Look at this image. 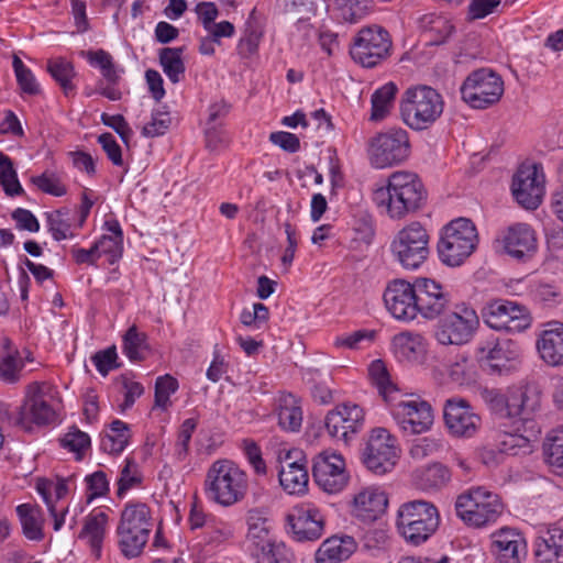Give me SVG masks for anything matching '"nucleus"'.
<instances>
[{"instance_id":"obj_1","label":"nucleus","mask_w":563,"mask_h":563,"mask_svg":"<svg viewBox=\"0 0 563 563\" xmlns=\"http://www.w3.org/2000/svg\"><path fill=\"white\" fill-rule=\"evenodd\" d=\"M426 199L427 191L421 180L417 175L407 172L391 174L387 185L377 188L373 194L377 207L384 209L393 219H401L420 209Z\"/></svg>"},{"instance_id":"obj_2","label":"nucleus","mask_w":563,"mask_h":563,"mask_svg":"<svg viewBox=\"0 0 563 563\" xmlns=\"http://www.w3.org/2000/svg\"><path fill=\"white\" fill-rule=\"evenodd\" d=\"M247 492V476L233 462L218 460L209 467L205 493L207 497L223 506H232L242 500Z\"/></svg>"},{"instance_id":"obj_3","label":"nucleus","mask_w":563,"mask_h":563,"mask_svg":"<svg viewBox=\"0 0 563 563\" xmlns=\"http://www.w3.org/2000/svg\"><path fill=\"white\" fill-rule=\"evenodd\" d=\"M443 108L442 96L426 85L408 88L400 101L401 118L415 131H423L433 125L441 117Z\"/></svg>"},{"instance_id":"obj_4","label":"nucleus","mask_w":563,"mask_h":563,"mask_svg":"<svg viewBox=\"0 0 563 563\" xmlns=\"http://www.w3.org/2000/svg\"><path fill=\"white\" fill-rule=\"evenodd\" d=\"M152 527L151 509L146 504H126L117 527L121 553L128 559L137 558L148 541Z\"/></svg>"},{"instance_id":"obj_5","label":"nucleus","mask_w":563,"mask_h":563,"mask_svg":"<svg viewBox=\"0 0 563 563\" xmlns=\"http://www.w3.org/2000/svg\"><path fill=\"white\" fill-rule=\"evenodd\" d=\"M440 516L437 507L427 500H412L398 509L396 526L407 543L420 545L438 529Z\"/></svg>"},{"instance_id":"obj_6","label":"nucleus","mask_w":563,"mask_h":563,"mask_svg":"<svg viewBox=\"0 0 563 563\" xmlns=\"http://www.w3.org/2000/svg\"><path fill=\"white\" fill-rule=\"evenodd\" d=\"M478 235L474 223L459 218L444 227L438 252L448 266H460L475 251Z\"/></svg>"},{"instance_id":"obj_7","label":"nucleus","mask_w":563,"mask_h":563,"mask_svg":"<svg viewBox=\"0 0 563 563\" xmlns=\"http://www.w3.org/2000/svg\"><path fill=\"white\" fill-rule=\"evenodd\" d=\"M455 510L465 523L479 528L495 522L503 514L504 506L498 495L476 487L457 497Z\"/></svg>"},{"instance_id":"obj_8","label":"nucleus","mask_w":563,"mask_h":563,"mask_svg":"<svg viewBox=\"0 0 563 563\" xmlns=\"http://www.w3.org/2000/svg\"><path fill=\"white\" fill-rule=\"evenodd\" d=\"M462 99L475 109H486L499 101L504 93V81L492 69L472 71L461 86Z\"/></svg>"},{"instance_id":"obj_9","label":"nucleus","mask_w":563,"mask_h":563,"mask_svg":"<svg viewBox=\"0 0 563 563\" xmlns=\"http://www.w3.org/2000/svg\"><path fill=\"white\" fill-rule=\"evenodd\" d=\"M389 33L378 25L361 29L350 49L352 58L363 67L373 68L390 55Z\"/></svg>"},{"instance_id":"obj_10","label":"nucleus","mask_w":563,"mask_h":563,"mask_svg":"<svg viewBox=\"0 0 563 563\" xmlns=\"http://www.w3.org/2000/svg\"><path fill=\"white\" fill-rule=\"evenodd\" d=\"M410 144L406 130L390 129L369 141L368 157L376 168L398 165L409 156Z\"/></svg>"},{"instance_id":"obj_11","label":"nucleus","mask_w":563,"mask_h":563,"mask_svg":"<svg viewBox=\"0 0 563 563\" xmlns=\"http://www.w3.org/2000/svg\"><path fill=\"white\" fill-rule=\"evenodd\" d=\"M429 235L418 222L401 229L391 243V252L407 269L418 268L429 255Z\"/></svg>"},{"instance_id":"obj_12","label":"nucleus","mask_w":563,"mask_h":563,"mask_svg":"<svg viewBox=\"0 0 563 563\" xmlns=\"http://www.w3.org/2000/svg\"><path fill=\"white\" fill-rule=\"evenodd\" d=\"M478 324V317L474 309L464 305L456 306L449 313H443L439 320L435 338L440 344H464L471 340Z\"/></svg>"},{"instance_id":"obj_13","label":"nucleus","mask_w":563,"mask_h":563,"mask_svg":"<svg viewBox=\"0 0 563 563\" xmlns=\"http://www.w3.org/2000/svg\"><path fill=\"white\" fill-rule=\"evenodd\" d=\"M486 324L495 330L520 333L530 325V316L525 306L515 301L496 299L483 308Z\"/></svg>"},{"instance_id":"obj_14","label":"nucleus","mask_w":563,"mask_h":563,"mask_svg":"<svg viewBox=\"0 0 563 563\" xmlns=\"http://www.w3.org/2000/svg\"><path fill=\"white\" fill-rule=\"evenodd\" d=\"M538 164H522L512 178L511 191L519 205L537 209L544 195V175Z\"/></svg>"},{"instance_id":"obj_15","label":"nucleus","mask_w":563,"mask_h":563,"mask_svg":"<svg viewBox=\"0 0 563 563\" xmlns=\"http://www.w3.org/2000/svg\"><path fill=\"white\" fill-rule=\"evenodd\" d=\"M52 390L46 383H33L29 386L26 398L19 407L15 424L29 429V422L47 424L54 420L55 410L47 402L46 396Z\"/></svg>"},{"instance_id":"obj_16","label":"nucleus","mask_w":563,"mask_h":563,"mask_svg":"<svg viewBox=\"0 0 563 563\" xmlns=\"http://www.w3.org/2000/svg\"><path fill=\"white\" fill-rule=\"evenodd\" d=\"M396 448L394 439L384 428H377L366 443L363 452V463L377 475H383L394 467L396 463Z\"/></svg>"},{"instance_id":"obj_17","label":"nucleus","mask_w":563,"mask_h":563,"mask_svg":"<svg viewBox=\"0 0 563 563\" xmlns=\"http://www.w3.org/2000/svg\"><path fill=\"white\" fill-rule=\"evenodd\" d=\"M312 477L317 485L329 494L341 492L349 481L343 457L327 451L313 459Z\"/></svg>"},{"instance_id":"obj_18","label":"nucleus","mask_w":563,"mask_h":563,"mask_svg":"<svg viewBox=\"0 0 563 563\" xmlns=\"http://www.w3.org/2000/svg\"><path fill=\"white\" fill-rule=\"evenodd\" d=\"M443 419L450 434L455 438H472L481 426V417L466 399L460 397L445 400Z\"/></svg>"},{"instance_id":"obj_19","label":"nucleus","mask_w":563,"mask_h":563,"mask_svg":"<svg viewBox=\"0 0 563 563\" xmlns=\"http://www.w3.org/2000/svg\"><path fill=\"white\" fill-rule=\"evenodd\" d=\"M391 412L399 428L409 434L423 433L433 424L431 405L424 400H400L393 405Z\"/></svg>"},{"instance_id":"obj_20","label":"nucleus","mask_w":563,"mask_h":563,"mask_svg":"<svg viewBox=\"0 0 563 563\" xmlns=\"http://www.w3.org/2000/svg\"><path fill=\"white\" fill-rule=\"evenodd\" d=\"M415 287L416 300L418 301L417 307L423 318L435 319L450 308V292L434 279L423 277L416 278Z\"/></svg>"},{"instance_id":"obj_21","label":"nucleus","mask_w":563,"mask_h":563,"mask_svg":"<svg viewBox=\"0 0 563 563\" xmlns=\"http://www.w3.org/2000/svg\"><path fill=\"white\" fill-rule=\"evenodd\" d=\"M384 302L394 318L402 321L413 320L419 313L415 282L410 284L404 279H396L389 283L384 292Z\"/></svg>"},{"instance_id":"obj_22","label":"nucleus","mask_w":563,"mask_h":563,"mask_svg":"<svg viewBox=\"0 0 563 563\" xmlns=\"http://www.w3.org/2000/svg\"><path fill=\"white\" fill-rule=\"evenodd\" d=\"M481 367L488 374H508L515 369L519 357L518 345L508 339H498L493 347L481 349Z\"/></svg>"},{"instance_id":"obj_23","label":"nucleus","mask_w":563,"mask_h":563,"mask_svg":"<svg viewBox=\"0 0 563 563\" xmlns=\"http://www.w3.org/2000/svg\"><path fill=\"white\" fill-rule=\"evenodd\" d=\"M364 423V412L357 405L343 404L329 411L325 417V428L332 438L347 442L351 434H355Z\"/></svg>"},{"instance_id":"obj_24","label":"nucleus","mask_w":563,"mask_h":563,"mask_svg":"<svg viewBox=\"0 0 563 563\" xmlns=\"http://www.w3.org/2000/svg\"><path fill=\"white\" fill-rule=\"evenodd\" d=\"M279 483L289 494L303 493L309 481L307 461L299 449H292L280 457Z\"/></svg>"},{"instance_id":"obj_25","label":"nucleus","mask_w":563,"mask_h":563,"mask_svg":"<svg viewBox=\"0 0 563 563\" xmlns=\"http://www.w3.org/2000/svg\"><path fill=\"white\" fill-rule=\"evenodd\" d=\"M294 539L298 542L314 541L323 533L324 519L314 507H299L287 515Z\"/></svg>"},{"instance_id":"obj_26","label":"nucleus","mask_w":563,"mask_h":563,"mask_svg":"<svg viewBox=\"0 0 563 563\" xmlns=\"http://www.w3.org/2000/svg\"><path fill=\"white\" fill-rule=\"evenodd\" d=\"M537 340L541 360L550 366L563 365V323L549 322Z\"/></svg>"},{"instance_id":"obj_27","label":"nucleus","mask_w":563,"mask_h":563,"mask_svg":"<svg viewBox=\"0 0 563 563\" xmlns=\"http://www.w3.org/2000/svg\"><path fill=\"white\" fill-rule=\"evenodd\" d=\"M504 242L507 253L517 260L530 257L537 250L534 231L526 223L510 227Z\"/></svg>"},{"instance_id":"obj_28","label":"nucleus","mask_w":563,"mask_h":563,"mask_svg":"<svg viewBox=\"0 0 563 563\" xmlns=\"http://www.w3.org/2000/svg\"><path fill=\"white\" fill-rule=\"evenodd\" d=\"M388 499L385 493L375 488H365L353 499V514L365 522L374 521L385 512Z\"/></svg>"},{"instance_id":"obj_29","label":"nucleus","mask_w":563,"mask_h":563,"mask_svg":"<svg viewBox=\"0 0 563 563\" xmlns=\"http://www.w3.org/2000/svg\"><path fill=\"white\" fill-rule=\"evenodd\" d=\"M412 477L415 485L419 489L423 492H439L451 482L452 473L446 465L434 462L417 468Z\"/></svg>"},{"instance_id":"obj_30","label":"nucleus","mask_w":563,"mask_h":563,"mask_svg":"<svg viewBox=\"0 0 563 563\" xmlns=\"http://www.w3.org/2000/svg\"><path fill=\"white\" fill-rule=\"evenodd\" d=\"M529 442L528 437L508 434L500 442L498 450L485 446L478 452V457L483 464L494 466L501 463L505 455H517L520 450L529 451Z\"/></svg>"},{"instance_id":"obj_31","label":"nucleus","mask_w":563,"mask_h":563,"mask_svg":"<svg viewBox=\"0 0 563 563\" xmlns=\"http://www.w3.org/2000/svg\"><path fill=\"white\" fill-rule=\"evenodd\" d=\"M493 538V548L500 562L520 563L526 544L519 533L510 529H501Z\"/></svg>"},{"instance_id":"obj_32","label":"nucleus","mask_w":563,"mask_h":563,"mask_svg":"<svg viewBox=\"0 0 563 563\" xmlns=\"http://www.w3.org/2000/svg\"><path fill=\"white\" fill-rule=\"evenodd\" d=\"M537 563H563V528L552 527L536 541Z\"/></svg>"},{"instance_id":"obj_33","label":"nucleus","mask_w":563,"mask_h":563,"mask_svg":"<svg viewBox=\"0 0 563 563\" xmlns=\"http://www.w3.org/2000/svg\"><path fill=\"white\" fill-rule=\"evenodd\" d=\"M396 355L409 362H419L427 354L428 341L417 332L404 331L393 338Z\"/></svg>"},{"instance_id":"obj_34","label":"nucleus","mask_w":563,"mask_h":563,"mask_svg":"<svg viewBox=\"0 0 563 563\" xmlns=\"http://www.w3.org/2000/svg\"><path fill=\"white\" fill-rule=\"evenodd\" d=\"M356 550V542L352 537H331L322 542L316 552L317 563H341L347 560Z\"/></svg>"},{"instance_id":"obj_35","label":"nucleus","mask_w":563,"mask_h":563,"mask_svg":"<svg viewBox=\"0 0 563 563\" xmlns=\"http://www.w3.org/2000/svg\"><path fill=\"white\" fill-rule=\"evenodd\" d=\"M108 519V515L103 511L90 514L86 517L82 529L78 536L79 539H84L88 542L91 553L96 559H100L101 556Z\"/></svg>"},{"instance_id":"obj_36","label":"nucleus","mask_w":563,"mask_h":563,"mask_svg":"<svg viewBox=\"0 0 563 563\" xmlns=\"http://www.w3.org/2000/svg\"><path fill=\"white\" fill-rule=\"evenodd\" d=\"M278 424L286 431H299L302 423V410L299 400L292 394H282L277 400Z\"/></svg>"},{"instance_id":"obj_37","label":"nucleus","mask_w":563,"mask_h":563,"mask_svg":"<svg viewBox=\"0 0 563 563\" xmlns=\"http://www.w3.org/2000/svg\"><path fill=\"white\" fill-rule=\"evenodd\" d=\"M247 534L246 541L249 543V550L256 551L260 547L267 544L272 541L271 528L268 519L257 509H252L247 512L246 518Z\"/></svg>"},{"instance_id":"obj_38","label":"nucleus","mask_w":563,"mask_h":563,"mask_svg":"<svg viewBox=\"0 0 563 563\" xmlns=\"http://www.w3.org/2000/svg\"><path fill=\"white\" fill-rule=\"evenodd\" d=\"M537 407L538 400L536 398H531L526 391L517 389L507 396L505 417H518L521 421L528 422Z\"/></svg>"},{"instance_id":"obj_39","label":"nucleus","mask_w":563,"mask_h":563,"mask_svg":"<svg viewBox=\"0 0 563 563\" xmlns=\"http://www.w3.org/2000/svg\"><path fill=\"white\" fill-rule=\"evenodd\" d=\"M129 439V426L121 420H114L110 424V431L101 437L100 449L109 454H119L125 449Z\"/></svg>"},{"instance_id":"obj_40","label":"nucleus","mask_w":563,"mask_h":563,"mask_svg":"<svg viewBox=\"0 0 563 563\" xmlns=\"http://www.w3.org/2000/svg\"><path fill=\"white\" fill-rule=\"evenodd\" d=\"M184 47H164L159 51V64L173 84L181 80L185 74Z\"/></svg>"},{"instance_id":"obj_41","label":"nucleus","mask_w":563,"mask_h":563,"mask_svg":"<svg viewBox=\"0 0 563 563\" xmlns=\"http://www.w3.org/2000/svg\"><path fill=\"white\" fill-rule=\"evenodd\" d=\"M252 556L257 563H294L295 554L284 542L272 539L267 544L252 551Z\"/></svg>"},{"instance_id":"obj_42","label":"nucleus","mask_w":563,"mask_h":563,"mask_svg":"<svg viewBox=\"0 0 563 563\" xmlns=\"http://www.w3.org/2000/svg\"><path fill=\"white\" fill-rule=\"evenodd\" d=\"M123 353L132 362L145 360L148 352L147 336L136 325L130 327L123 335Z\"/></svg>"},{"instance_id":"obj_43","label":"nucleus","mask_w":563,"mask_h":563,"mask_svg":"<svg viewBox=\"0 0 563 563\" xmlns=\"http://www.w3.org/2000/svg\"><path fill=\"white\" fill-rule=\"evenodd\" d=\"M398 88L394 82H387L378 88L372 96V113L371 120L380 121L390 111L394 106L396 92Z\"/></svg>"},{"instance_id":"obj_44","label":"nucleus","mask_w":563,"mask_h":563,"mask_svg":"<svg viewBox=\"0 0 563 563\" xmlns=\"http://www.w3.org/2000/svg\"><path fill=\"white\" fill-rule=\"evenodd\" d=\"M23 533L30 540H42L43 531L41 523V510L30 504H22L16 507Z\"/></svg>"},{"instance_id":"obj_45","label":"nucleus","mask_w":563,"mask_h":563,"mask_svg":"<svg viewBox=\"0 0 563 563\" xmlns=\"http://www.w3.org/2000/svg\"><path fill=\"white\" fill-rule=\"evenodd\" d=\"M544 455L552 471L563 476V428L552 431L543 444Z\"/></svg>"},{"instance_id":"obj_46","label":"nucleus","mask_w":563,"mask_h":563,"mask_svg":"<svg viewBox=\"0 0 563 563\" xmlns=\"http://www.w3.org/2000/svg\"><path fill=\"white\" fill-rule=\"evenodd\" d=\"M47 71L63 89L65 96L74 92L75 86L71 82L76 73L74 65L63 57L49 59L47 62Z\"/></svg>"},{"instance_id":"obj_47","label":"nucleus","mask_w":563,"mask_h":563,"mask_svg":"<svg viewBox=\"0 0 563 563\" xmlns=\"http://www.w3.org/2000/svg\"><path fill=\"white\" fill-rule=\"evenodd\" d=\"M339 18L351 24L358 23L372 11V0H335Z\"/></svg>"},{"instance_id":"obj_48","label":"nucleus","mask_w":563,"mask_h":563,"mask_svg":"<svg viewBox=\"0 0 563 563\" xmlns=\"http://www.w3.org/2000/svg\"><path fill=\"white\" fill-rule=\"evenodd\" d=\"M0 185L10 197L19 196L24 192L18 179L12 159L2 152H0Z\"/></svg>"},{"instance_id":"obj_49","label":"nucleus","mask_w":563,"mask_h":563,"mask_svg":"<svg viewBox=\"0 0 563 563\" xmlns=\"http://www.w3.org/2000/svg\"><path fill=\"white\" fill-rule=\"evenodd\" d=\"M422 27L429 33H434L430 38L432 45H441L452 34L454 26L443 16L427 14L421 19Z\"/></svg>"},{"instance_id":"obj_50","label":"nucleus","mask_w":563,"mask_h":563,"mask_svg":"<svg viewBox=\"0 0 563 563\" xmlns=\"http://www.w3.org/2000/svg\"><path fill=\"white\" fill-rule=\"evenodd\" d=\"M23 365L18 351L0 353V379L9 384L16 383L20 379Z\"/></svg>"},{"instance_id":"obj_51","label":"nucleus","mask_w":563,"mask_h":563,"mask_svg":"<svg viewBox=\"0 0 563 563\" xmlns=\"http://www.w3.org/2000/svg\"><path fill=\"white\" fill-rule=\"evenodd\" d=\"M233 537V528L224 521L211 519L203 531V541L207 545L219 547Z\"/></svg>"},{"instance_id":"obj_52","label":"nucleus","mask_w":563,"mask_h":563,"mask_svg":"<svg viewBox=\"0 0 563 563\" xmlns=\"http://www.w3.org/2000/svg\"><path fill=\"white\" fill-rule=\"evenodd\" d=\"M368 374L379 394L387 401L388 395L396 391V386L390 380L385 363L382 360H375L368 368Z\"/></svg>"},{"instance_id":"obj_53","label":"nucleus","mask_w":563,"mask_h":563,"mask_svg":"<svg viewBox=\"0 0 563 563\" xmlns=\"http://www.w3.org/2000/svg\"><path fill=\"white\" fill-rule=\"evenodd\" d=\"M87 56L90 64L96 65L100 68L103 78L109 84H118L120 75L113 63L112 56L108 52L103 49H98L96 52L90 51L87 53Z\"/></svg>"},{"instance_id":"obj_54","label":"nucleus","mask_w":563,"mask_h":563,"mask_svg":"<svg viewBox=\"0 0 563 563\" xmlns=\"http://www.w3.org/2000/svg\"><path fill=\"white\" fill-rule=\"evenodd\" d=\"M60 445L76 454V460H81L85 450L90 446V437L73 426L68 432L60 439Z\"/></svg>"},{"instance_id":"obj_55","label":"nucleus","mask_w":563,"mask_h":563,"mask_svg":"<svg viewBox=\"0 0 563 563\" xmlns=\"http://www.w3.org/2000/svg\"><path fill=\"white\" fill-rule=\"evenodd\" d=\"M31 181L45 194L55 197H62L66 194V187L62 184L60 178L53 172L46 170L38 176H33L31 177Z\"/></svg>"},{"instance_id":"obj_56","label":"nucleus","mask_w":563,"mask_h":563,"mask_svg":"<svg viewBox=\"0 0 563 563\" xmlns=\"http://www.w3.org/2000/svg\"><path fill=\"white\" fill-rule=\"evenodd\" d=\"M95 250L98 251L99 257L102 255H107L109 264H114L122 256L123 239L110 235H102L95 243Z\"/></svg>"},{"instance_id":"obj_57","label":"nucleus","mask_w":563,"mask_h":563,"mask_svg":"<svg viewBox=\"0 0 563 563\" xmlns=\"http://www.w3.org/2000/svg\"><path fill=\"white\" fill-rule=\"evenodd\" d=\"M178 388V382L170 375L161 376L155 383V407L166 409L169 402V396Z\"/></svg>"},{"instance_id":"obj_58","label":"nucleus","mask_w":563,"mask_h":563,"mask_svg":"<svg viewBox=\"0 0 563 563\" xmlns=\"http://www.w3.org/2000/svg\"><path fill=\"white\" fill-rule=\"evenodd\" d=\"M68 214L69 211L67 209H59L47 216L49 231L56 241L67 238V233L70 229Z\"/></svg>"},{"instance_id":"obj_59","label":"nucleus","mask_w":563,"mask_h":563,"mask_svg":"<svg viewBox=\"0 0 563 563\" xmlns=\"http://www.w3.org/2000/svg\"><path fill=\"white\" fill-rule=\"evenodd\" d=\"M377 332L375 330L362 329L357 330L347 335L338 336L334 340L335 347H345L350 350H357L361 347V343L366 341L372 343L376 338Z\"/></svg>"},{"instance_id":"obj_60","label":"nucleus","mask_w":563,"mask_h":563,"mask_svg":"<svg viewBox=\"0 0 563 563\" xmlns=\"http://www.w3.org/2000/svg\"><path fill=\"white\" fill-rule=\"evenodd\" d=\"M442 442L433 438H421L416 440L410 450L409 454L413 460L421 461L442 450Z\"/></svg>"},{"instance_id":"obj_61","label":"nucleus","mask_w":563,"mask_h":563,"mask_svg":"<svg viewBox=\"0 0 563 563\" xmlns=\"http://www.w3.org/2000/svg\"><path fill=\"white\" fill-rule=\"evenodd\" d=\"M136 464L133 460H126L124 467L121 471L120 478L118 481V497H123L124 494L132 487L139 485L142 481L137 474Z\"/></svg>"},{"instance_id":"obj_62","label":"nucleus","mask_w":563,"mask_h":563,"mask_svg":"<svg viewBox=\"0 0 563 563\" xmlns=\"http://www.w3.org/2000/svg\"><path fill=\"white\" fill-rule=\"evenodd\" d=\"M172 123L167 112L156 111L152 114V121L143 126L142 134L145 137H155L166 133Z\"/></svg>"},{"instance_id":"obj_63","label":"nucleus","mask_w":563,"mask_h":563,"mask_svg":"<svg viewBox=\"0 0 563 563\" xmlns=\"http://www.w3.org/2000/svg\"><path fill=\"white\" fill-rule=\"evenodd\" d=\"M117 349L114 345L95 353L91 361L96 365L98 372L102 376H107L111 369L118 368L120 365L117 364Z\"/></svg>"},{"instance_id":"obj_64","label":"nucleus","mask_w":563,"mask_h":563,"mask_svg":"<svg viewBox=\"0 0 563 563\" xmlns=\"http://www.w3.org/2000/svg\"><path fill=\"white\" fill-rule=\"evenodd\" d=\"M88 488V501L104 496L109 492V481L102 471H97L86 477Z\"/></svg>"}]
</instances>
